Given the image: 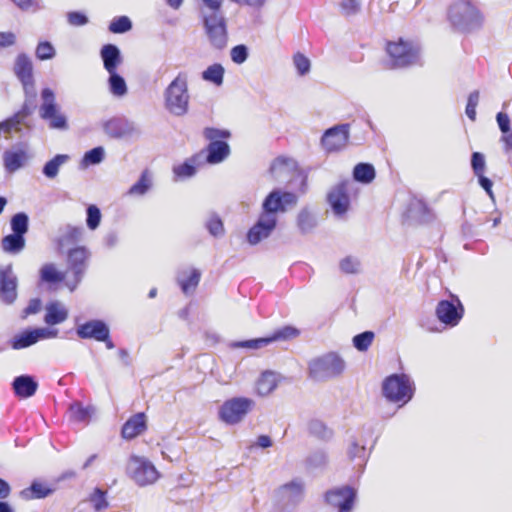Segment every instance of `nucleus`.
Instances as JSON below:
<instances>
[{"mask_svg": "<svg viewBox=\"0 0 512 512\" xmlns=\"http://www.w3.org/2000/svg\"><path fill=\"white\" fill-rule=\"evenodd\" d=\"M147 428L146 416L140 412L130 417L122 427V436L125 439H133L142 434Z\"/></svg>", "mask_w": 512, "mask_h": 512, "instance_id": "24", "label": "nucleus"}, {"mask_svg": "<svg viewBox=\"0 0 512 512\" xmlns=\"http://www.w3.org/2000/svg\"><path fill=\"white\" fill-rule=\"evenodd\" d=\"M353 182L345 180L333 186L327 195V201L334 215L344 216L350 207L349 192L352 190Z\"/></svg>", "mask_w": 512, "mask_h": 512, "instance_id": "12", "label": "nucleus"}, {"mask_svg": "<svg viewBox=\"0 0 512 512\" xmlns=\"http://www.w3.org/2000/svg\"><path fill=\"white\" fill-rule=\"evenodd\" d=\"M28 216L25 213H17L11 219V229L14 234L21 235L28 231Z\"/></svg>", "mask_w": 512, "mask_h": 512, "instance_id": "47", "label": "nucleus"}, {"mask_svg": "<svg viewBox=\"0 0 512 512\" xmlns=\"http://www.w3.org/2000/svg\"><path fill=\"white\" fill-rule=\"evenodd\" d=\"M86 213H87V218H86L87 227L92 231L96 230L99 227V225L101 223V219H102V214H101L100 209L96 205L92 204L87 207Z\"/></svg>", "mask_w": 512, "mask_h": 512, "instance_id": "48", "label": "nucleus"}, {"mask_svg": "<svg viewBox=\"0 0 512 512\" xmlns=\"http://www.w3.org/2000/svg\"><path fill=\"white\" fill-rule=\"evenodd\" d=\"M68 22L73 26H83L88 22V18L80 12H71L68 14Z\"/></svg>", "mask_w": 512, "mask_h": 512, "instance_id": "64", "label": "nucleus"}, {"mask_svg": "<svg viewBox=\"0 0 512 512\" xmlns=\"http://www.w3.org/2000/svg\"><path fill=\"white\" fill-rule=\"evenodd\" d=\"M105 131L114 137H122L127 133L135 131V128L132 124L123 120L112 119L105 123Z\"/></svg>", "mask_w": 512, "mask_h": 512, "instance_id": "34", "label": "nucleus"}, {"mask_svg": "<svg viewBox=\"0 0 512 512\" xmlns=\"http://www.w3.org/2000/svg\"><path fill=\"white\" fill-rule=\"evenodd\" d=\"M305 486L301 479H293L276 490V498L283 505L294 506L304 496Z\"/></svg>", "mask_w": 512, "mask_h": 512, "instance_id": "18", "label": "nucleus"}, {"mask_svg": "<svg viewBox=\"0 0 512 512\" xmlns=\"http://www.w3.org/2000/svg\"><path fill=\"white\" fill-rule=\"evenodd\" d=\"M348 138V126L337 125L325 131L321 138V145L327 152L339 151L347 145Z\"/></svg>", "mask_w": 512, "mask_h": 512, "instance_id": "17", "label": "nucleus"}, {"mask_svg": "<svg viewBox=\"0 0 512 512\" xmlns=\"http://www.w3.org/2000/svg\"><path fill=\"white\" fill-rule=\"evenodd\" d=\"M35 54L39 60L44 61L54 58L56 51L50 42L42 41L37 45Z\"/></svg>", "mask_w": 512, "mask_h": 512, "instance_id": "49", "label": "nucleus"}, {"mask_svg": "<svg viewBox=\"0 0 512 512\" xmlns=\"http://www.w3.org/2000/svg\"><path fill=\"white\" fill-rule=\"evenodd\" d=\"M90 257V251L83 246L71 249L68 253V267L72 273V279H67L65 285L70 291H74L78 284L81 282L85 270L87 268V261Z\"/></svg>", "mask_w": 512, "mask_h": 512, "instance_id": "11", "label": "nucleus"}, {"mask_svg": "<svg viewBox=\"0 0 512 512\" xmlns=\"http://www.w3.org/2000/svg\"><path fill=\"white\" fill-rule=\"evenodd\" d=\"M295 169V161L288 157H277L270 166V173L275 180H284Z\"/></svg>", "mask_w": 512, "mask_h": 512, "instance_id": "28", "label": "nucleus"}, {"mask_svg": "<svg viewBox=\"0 0 512 512\" xmlns=\"http://www.w3.org/2000/svg\"><path fill=\"white\" fill-rule=\"evenodd\" d=\"M100 57L108 73L117 72V68L122 63L120 49L114 44L104 45L100 50Z\"/></svg>", "mask_w": 512, "mask_h": 512, "instance_id": "23", "label": "nucleus"}, {"mask_svg": "<svg viewBox=\"0 0 512 512\" xmlns=\"http://www.w3.org/2000/svg\"><path fill=\"white\" fill-rule=\"evenodd\" d=\"M298 203V196L290 191L276 188L272 190L263 200L261 211L278 219L279 214L286 213Z\"/></svg>", "mask_w": 512, "mask_h": 512, "instance_id": "9", "label": "nucleus"}, {"mask_svg": "<svg viewBox=\"0 0 512 512\" xmlns=\"http://www.w3.org/2000/svg\"><path fill=\"white\" fill-rule=\"evenodd\" d=\"M152 186V178L148 171L141 174L140 179L133 184L127 194L130 196H143Z\"/></svg>", "mask_w": 512, "mask_h": 512, "instance_id": "39", "label": "nucleus"}, {"mask_svg": "<svg viewBox=\"0 0 512 512\" xmlns=\"http://www.w3.org/2000/svg\"><path fill=\"white\" fill-rule=\"evenodd\" d=\"M353 177L358 182L368 184L375 178L374 167L367 163L357 164L353 170Z\"/></svg>", "mask_w": 512, "mask_h": 512, "instance_id": "41", "label": "nucleus"}, {"mask_svg": "<svg viewBox=\"0 0 512 512\" xmlns=\"http://www.w3.org/2000/svg\"><path fill=\"white\" fill-rule=\"evenodd\" d=\"M77 335L81 339L107 340L110 335L108 325L102 320H90L77 326Z\"/></svg>", "mask_w": 512, "mask_h": 512, "instance_id": "20", "label": "nucleus"}, {"mask_svg": "<svg viewBox=\"0 0 512 512\" xmlns=\"http://www.w3.org/2000/svg\"><path fill=\"white\" fill-rule=\"evenodd\" d=\"M230 154V147L224 141L210 142L207 147L206 161L209 164H218L223 162Z\"/></svg>", "mask_w": 512, "mask_h": 512, "instance_id": "30", "label": "nucleus"}, {"mask_svg": "<svg viewBox=\"0 0 512 512\" xmlns=\"http://www.w3.org/2000/svg\"><path fill=\"white\" fill-rule=\"evenodd\" d=\"M33 330H34V334L36 336L37 342L39 340H43V339L56 338L58 335V330L55 328L44 327V328H36Z\"/></svg>", "mask_w": 512, "mask_h": 512, "instance_id": "62", "label": "nucleus"}, {"mask_svg": "<svg viewBox=\"0 0 512 512\" xmlns=\"http://www.w3.org/2000/svg\"><path fill=\"white\" fill-rule=\"evenodd\" d=\"M308 431L311 435L323 440L329 439L332 436V431L318 419L309 421Z\"/></svg>", "mask_w": 512, "mask_h": 512, "instance_id": "43", "label": "nucleus"}, {"mask_svg": "<svg viewBox=\"0 0 512 512\" xmlns=\"http://www.w3.org/2000/svg\"><path fill=\"white\" fill-rule=\"evenodd\" d=\"M451 24L461 31H472L482 25L483 17L479 10L468 0L454 2L448 10Z\"/></svg>", "mask_w": 512, "mask_h": 512, "instance_id": "2", "label": "nucleus"}, {"mask_svg": "<svg viewBox=\"0 0 512 512\" xmlns=\"http://www.w3.org/2000/svg\"><path fill=\"white\" fill-rule=\"evenodd\" d=\"M293 64L300 76H304L310 71V60L302 53L298 52L293 56Z\"/></svg>", "mask_w": 512, "mask_h": 512, "instance_id": "53", "label": "nucleus"}, {"mask_svg": "<svg viewBox=\"0 0 512 512\" xmlns=\"http://www.w3.org/2000/svg\"><path fill=\"white\" fill-rule=\"evenodd\" d=\"M382 390L385 398L399 407L408 403L414 394L413 382L404 374L388 377L383 383Z\"/></svg>", "mask_w": 512, "mask_h": 512, "instance_id": "6", "label": "nucleus"}, {"mask_svg": "<svg viewBox=\"0 0 512 512\" xmlns=\"http://www.w3.org/2000/svg\"><path fill=\"white\" fill-rule=\"evenodd\" d=\"M204 136L206 139L210 140V142L221 141L220 139H226L230 136V133L226 130H219L215 128H206L204 131Z\"/></svg>", "mask_w": 512, "mask_h": 512, "instance_id": "61", "label": "nucleus"}, {"mask_svg": "<svg viewBox=\"0 0 512 512\" xmlns=\"http://www.w3.org/2000/svg\"><path fill=\"white\" fill-rule=\"evenodd\" d=\"M471 167L475 176L485 174L486 161L480 152H474L471 156Z\"/></svg>", "mask_w": 512, "mask_h": 512, "instance_id": "57", "label": "nucleus"}, {"mask_svg": "<svg viewBox=\"0 0 512 512\" xmlns=\"http://www.w3.org/2000/svg\"><path fill=\"white\" fill-rule=\"evenodd\" d=\"M70 157L66 154H57L49 160L43 167V174L48 179H54L59 174L60 168L69 161Z\"/></svg>", "mask_w": 512, "mask_h": 512, "instance_id": "33", "label": "nucleus"}, {"mask_svg": "<svg viewBox=\"0 0 512 512\" xmlns=\"http://www.w3.org/2000/svg\"><path fill=\"white\" fill-rule=\"evenodd\" d=\"M269 344H271V340L269 339V336H267V337H262V338H257V339L241 341V342L236 343L235 346L241 347V348L252 349V350H258V349L268 346Z\"/></svg>", "mask_w": 512, "mask_h": 512, "instance_id": "55", "label": "nucleus"}, {"mask_svg": "<svg viewBox=\"0 0 512 512\" xmlns=\"http://www.w3.org/2000/svg\"><path fill=\"white\" fill-rule=\"evenodd\" d=\"M104 155L105 151L103 147H95L84 154L81 165L88 167L89 165L99 164L103 161Z\"/></svg>", "mask_w": 512, "mask_h": 512, "instance_id": "45", "label": "nucleus"}, {"mask_svg": "<svg viewBox=\"0 0 512 512\" xmlns=\"http://www.w3.org/2000/svg\"><path fill=\"white\" fill-rule=\"evenodd\" d=\"M14 72L21 81L26 97L35 98V87L33 79V65L30 58L25 54L17 56Z\"/></svg>", "mask_w": 512, "mask_h": 512, "instance_id": "15", "label": "nucleus"}, {"mask_svg": "<svg viewBox=\"0 0 512 512\" xmlns=\"http://www.w3.org/2000/svg\"><path fill=\"white\" fill-rule=\"evenodd\" d=\"M344 361L334 353H328L309 362V375L316 381L335 377L343 372Z\"/></svg>", "mask_w": 512, "mask_h": 512, "instance_id": "7", "label": "nucleus"}, {"mask_svg": "<svg viewBox=\"0 0 512 512\" xmlns=\"http://www.w3.org/2000/svg\"><path fill=\"white\" fill-rule=\"evenodd\" d=\"M464 309L459 299L442 300L436 307L438 320L450 327L456 326L463 317Z\"/></svg>", "mask_w": 512, "mask_h": 512, "instance_id": "16", "label": "nucleus"}, {"mask_svg": "<svg viewBox=\"0 0 512 512\" xmlns=\"http://www.w3.org/2000/svg\"><path fill=\"white\" fill-rule=\"evenodd\" d=\"M108 74H109V78H108L109 92L115 97H119V98L124 97L128 92L127 84H126V81L124 80V78L121 75H119L117 72H112V73H108Z\"/></svg>", "mask_w": 512, "mask_h": 512, "instance_id": "35", "label": "nucleus"}, {"mask_svg": "<svg viewBox=\"0 0 512 512\" xmlns=\"http://www.w3.org/2000/svg\"><path fill=\"white\" fill-rule=\"evenodd\" d=\"M40 117L48 123L49 128L55 130H67L68 121L56 102V95L51 88L41 90Z\"/></svg>", "mask_w": 512, "mask_h": 512, "instance_id": "4", "label": "nucleus"}, {"mask_svg": "<svg viewBox=\"0 0 512 512\" xmlns=\"http://www.w3.org/2000/svg\"><path fill=\"white\" fill-rule=\"evenodd\" d=\"M206 227L208 229V231L210 232V234L214 237H221L224 235V225H223V222L222 220L219 218V216L213 214L211 215L207 222H206Z\"/></svg>", "mask_w": 512, "mask_h": 512, "instance_id": "51", "label": "nucleus"}, {"mask_svg": "<svg viewBox=\"0 0 512 512\" xmlns=\"http://www.w3.org/2000/svg\"><path fill=\"white\" fill-rule=\"evenodd\" d=\"M224 75L225 68L219 63H214L202 71L201 78L205 82L211 83L216 87H220L224 82Z\"/></svg>", "mask_w": 512, "mask_h": 512, "instance_id": "32", "label": "nucleus"}, {"mask_svg": "<svg viewBox=\"0 0 512 512\" xmlns=\"http://www.w3.org/2000/svg\"><path fill=\"white\" fill-rule=\"evenodd\" d=\"M278 219L261 211L254 225L247 232V241L257 245L269 238L277 227Z\"/></svg>", "mask_w": 512, "mask_h": 512, "instance_id": "13", "label": "nucleus"}, {"mask_svg": "<svg viewBox=\"0 0 512 512\" xmlns=\"http://www.w3.org/2000/svg\"><path fill=\"white\" fill-rule=\"evenodd\" d=\"M356 492L350 487L335 488L326 493V501L329 505L338 508V512H350Z\"/></svg>", "mask_w": 512, "mask_h": 512, "instance_id": "19", "label": "nucleus"}, {"mask_svg": "<svg viewBox=\"0 0 512 512\" xmlns=\"http://www.w3.org/2000/svg\"><path fill=\"white\" fill-rule=\"evenodd\" d=\"M132 28V23L130 19L126 16H121L116 19H114L110 25L109 30L112 33H125L129 31Z\"/></svg>", "mask_w": 512, "mask_h": 512, "instance_id": "52", "label": "nucleus"}, {"mask_svg": "<svg viewBox=\"0 0 512 512\" xmlns=\"http://www.w3.org/2000/svg\"><path fill=\"white\" fill-rule=\"evenodd\" d=\"M68 318V309L59 301H52L45 307L44 321L48 325L63 323Z\"/></svg>", "mask_w": 512, "mask_h": 512, "instance_id": "26", "label": "nucleus"}, {"mask_svg": "<svg viewBox=\"0 0 512 512\" xmlns=\"http://www.w3.org/2000/svg\"><path fill=\"white\" fill-rule=\"evenodd\" d=\"M200 272L197 269H186L178 276V283L185 294L195 291L200 281Z\"/></svg>", "mask_w": 512, "mask_h": 512, "instance_id": "31", "label": "nucleus"}, {"mask_svg": "<svg viewBox=\"0 0 512 512\" xmlns=\"http://www.w3.org/2000/svg\"><path fill=\"white\" fill-rule=\"evenodd\" d=\"M278 219L261 211L254 225L247 232V241L257 245L269 238L277 227Z\"/></svg>", "mask_w": 512, "mask_h": 512, "instance_id": "14", "label": "nucleus"}, {"mask_svg": "<svg viewBox=\"0 0 512 512\" xmlns=\"http://www.w3.org/2000/svg\"><path fill=\"white\" fill-rule=\"evenodd\" d=\"M202 162V155L197 154L189 159H187L184 163L175 165L173 167V173L177 180H184L187 178H191L196 174L198 166Z\"/></svg>", "mask_w": 512, "mask_h": 512, "instance_id": "29", "label": "nucleus"}, {"mask_svg": "<svg viewBox=\"0 0 512 512\" xmlns=\"http://www.w3.org/2000/svg\"><path fill=\"white\" fill-rule=\"evenodd\" d=\"M52 490L45 484L40 482H34L32 485L24 489L21 495L25 499H41L47 497Z\"/></svg>", "mask_w": 512, "mask_h": 512, "instance_id": "40", "label": "nucleus"}, {"mask_svg": "<svg viewBox=\"0 0 512 512\" xmlns=\"http://www.w3.org/2000/svg\"><path fill=\"white\" fill-rule=\"evenodd\" d=\"M340 269L346 274L358 273L361 269V263L358 258L347 256L340 261Z\"/></svg>", "mask_w": 512, "mask_h": 512, "instance_id": "50", "label": "nucleus"}, {"mask_svg": "<svg viewBox=\"0 0 512 512\" xmlns=\"http://www.w3.org/2000/svg\"><path fill=\"white\" fill-rule=\"evenodd\" d=\"M25 247V238L21 235L10 234L2 239V248L5 252L18 254Z\"/></svg>", "mask_w": 512, "mask_h": 512, "instance_id": "37", "label": "nucleus"}, {"mask_svg": "<svg viewBox=\"0 0 512 512\" xmlns=\"http://www.w3.org/2000/svg\"><path fill=\"white\" fill-rule=\"evenodd\" d=\"M373 338V332L366 331L356 335L353 338V344L359 351H366L368 347L372 344Z\"/></svg>", "mask_w": 512, "mask_h": 512, "instance_id": "54", "label": "nucleus"}, {"mask_svg": "<svg viewBox=\"0 0 512 512\" xmlns=\"http://www.w3.org/2000/svg\"><path fill=\"white\" fill-rule=\"evenodd\" d=\"M205 34L210 45L215 49H223L228 42L225 18L221 13L202 11Z\"/></svg>", "mask_w": 512, "mask_h": 512, "instance_id": "10", "label": "nucleus"}, {"mask_svg": "<svg viewBox=\"0 0 512 512\" xmlns=\"http://www.w3.org/2000/svg\"><path fill=\"white\" fill-rule=\"evenodd\" d=\"M297 226L302 233H309L317 226L316 216L307 208L301 209L297 215Z\"/></svg>", "mask_w": 512, "mask_h": 512, "instance_id": "36", "label": "nucleus"}, {"mask_svg": "<svg viewBox=\"0 0 512 512\" xmlns=\"http://www.w3.org/2000/svg\"><path fill=\"white\" fill-rule=\"evenodd\" d=\"M386 51L392 65L398 68L417 64L421 56L420 45L413 40L403 38L390 41L387 44Z\"/></svg>", "mask_w": 512, "mask_h": 512, "instance_id": "3", "label": "nucleus"}, {"mask_svg": "<svg viewBox=\"0 0 512 512\" xmlns=\"http://www.w3.org/2000/svg\"><path fill=\"white\" fill-rule=\"evenodd\" d=\"M365 446L360 444L357 440L352 439L349 443L347 454L350 459H360L361 461L365 460Z\"/></svg>", "mask_w": 512, "mask_h": 512, "instance_id": "56", "label": "nucleus"}, {"mask_svg": "<svg viewBox=\"0 0 512 512\" xmlns=\"http://www.w3.org/2000/svg\"><path fill=\"white\" fill-rule=\"evenodd\" d=\"M90 502L96 511H102L107 508L108 502L105 497V493L100 489H95L90 496Z\"/></svg>", "mask_w": 512, "mask_h": 512, "instance_id": "58", "label": "nucleus"}, {"mask_svg": "<svg viewBox=\"0 0 512 512\" xmlns=\"http://www.w3.org/2000/svg\"><path fill=\"white\" fill-rule=\"evenodd\" d=\"M17 278L12 273L11 266L0 271V297L6 303H12L16 297Z\"/></svg>", "mask_w": 512, "mask_h": 512, "instance_id": "21", "label": "nucleus"}, {"mask_svg": "<svg viewBox=\"0 0 512 512\" xmlns=\"http://www.w3.org/2000/svg\"><path fill=\"white\" fill-rule=\"evenodd\" d=\"M91 412V408L83 407L80 403H73L69 409L70 419L75 422L87 421L91 416Z\"/></svg>", "mask_w": 512, "mask_h": 512, "instance_id": "46", "label": "nucleus"}, {"mask_svg": "<svg viewBox=\"0 0 512 512\" xmlns=\"http://www.w3.org/2000/svg\"><path fill=\"white\" fill-rule=\"evenodd\" d=\"M299 330L293 326H284L277 329L272 335L269 336L271 343L276 341H287L296 338L299 335Z\"/></svg>", "mask_w": 512, "mask_h": 512, "instance_id": "44", "label": "nucleus"}, {"mask_svg": "<svg viewBox=\"0 0 512 512\" xmlns=\"http://www.w3.org/2000/svg\"><path fill=\"white\" fill-rule=\"evenodd\" d=\"M280 381L281 376L278 373L265 371L256 381V393L262 397L268 396L277 388Z\"/></svg>", "mask_w": 512, "mask_h": 512, "instance_id": "25", "label": "nucleus"}, {"mask_svg": "<svg viewBox=\"0 0 512 512\" xmlns=\"http://www.w3.org/2000/svg\"><path fill=\"white\" fill-rule=\"evenodd\" d=\"M231 60L236 64H243L248 58V48L245 45H237L230 51Z\"/></svg>", "mask_w": 512, "mask_h": 512, "instance_id": "59", "label": "nucleus"}, {"mask_svg": "<svg viewBox=\"0 0 512 512\" xmlns=\"http://www.w3.org/2000/svg\"><path fill=\"white\" fill-rule=\"evenodd\" d=\"M37 343L36 336L34 334V330L24 331L12 339L11 346L13 349L19 350L26 347H29L33 344Z\"/></svg>", "mask_w": 512, "mask_h": 512, "instance_id": "42", "label": "nucleus"}, {"mask_svg": "<svg viewBox=\"0 0 512 512\" xmlns=\"http://www.w3.org/2000/svg\"><path fill=\"white\" fill-rule=\"evenodd\" d=\"M41 280L49 284H57L65 280V274L54 264H45L40 270Z\"/></svg>", "mask_w": 512, "mask_h": 512, "instance_id": "38", "label": "nucleus"}, {"mask_svg": "<svg viewBox=\"0 0 512 512\" xmlns=\"http://www.w3.org/2000/svg\"><path fill=\"white\" fill-rule=\"evenodd\" d=\"M128 477L138 486L145 487L154 484L160 473L154 464L143 456L131 455L126 466Z\"/></svg>", "mask_w": 512, "mask_h": 512, "instance_id": "5", "label": "nucleus"}, {"mask_svg": "<svg viewBox=\"0 0 512 512\" xmlns=\"http://www.w3.org/2000/svg\"><path fill=\"white\" fill-rule=\"evenodd\" d=\"M12 386L15 394L20 398H29L33 396L38 388L37 382L28 375L16 377Z\"/></svg>", "mask_w": 512, "mask_h": 512, "instance_id": "27", "label": "nucleus"}, {"mask_svg": "<svg viewBox=\"0 0 512 512\" xmlns=\"http://www.w3.org/2000/svg\"><path fill=\"white\" fill-rule=\"evenodd\" d=\"M27 160V152L21 148H12L3 153L4 168L9 173H14L22 168Z\"/></svg>", "mask_w": 512, "mask_h": 512, "instance_id": "22", "label": "nucleus"}, {"mask_svg": "<svg viewBox=\"0 0 512 512\" xmlns=\"http://www.w3.org/2000/svg\"><path fill=\"white\" fill-rule=\"evenodd\" d=\"M255 406V401L247 397H233L219 408V419L227 425H235L244 420Z\"/></svg>", "mask_w": 512, "mask_h": 512, "instance_id": "8", "label": "nucleus"}, {"mask_svg": "<svg viewBox=\"0 0 512 512\" xmlns=\"http://www.w3.org/2000/svg\"><path fill=\"white\" fill-rule=\"evenodd\" d=\"M341 9L346 15L355 14L359 10L358 0H342Z\"/></svg>", "mask_w": 512, "mask_h": 512, "instance_id": "63", "label": "nucleus"}, {"mask_svg": "<svg viewBox=\"0 0 512 512\" xmlns=\"http://www.w3.org/2000/svg\"><path fill=\"white\" fill-rule=\"evenodd\" d=\"M164 107L172 115L181 117L187 114L190 95L188 92V76L180 72L168 84L163 92Z\"/></svg>", "mask_w": 512, "mask_h": 512, "instance_id": "1", "label": "nucleus"}, {"mask_svg": "<svg viewBox=\"0 0 512 512\" xmlns=\"http://www.w3.org/2000/svg\"><path fill=\"white\" fill-rule=\"evenodd\" d=\"M20 130V119L18 115L11 117L0 123V131L6 135H10L13 131Z\"/></svg>", "mask_w": 512, "mask_h": 512, "instance_id": "60", "label": "nucleus"}]
</instances>
